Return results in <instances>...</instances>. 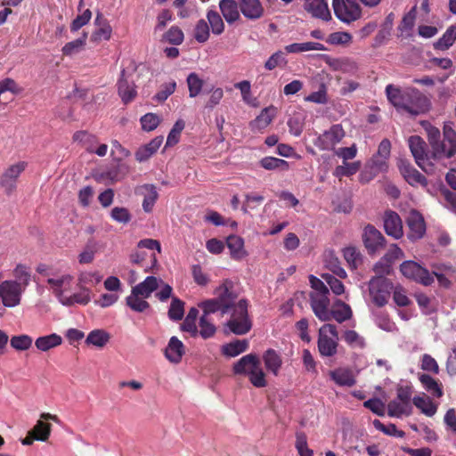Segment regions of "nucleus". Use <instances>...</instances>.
<instances>
[{
	"mask_svg": "<svg viewBox=\"0 0 456 456\" xmlns=\"http://www.w3.org/2000/svg\"><path fill=\"white\" fill-rule=\"evenodd\" d=\"M402 274L415 282L424 286H429L434 282V278L428 269L414 261H404L400 265Z\"/></svg>",
	"mask_w": 456,
	"mask_h": 456,
	"instance_id": "obj_9",
	"label": "nucleus"
},
{
	"mask_svg": "<svg viewBox=\"0 0 456 456\" xmlns=\"http://www.w3.org/2000/svg\"><path fill=\"white\" fill-rule=\"evenodd\" d=\"M27 167L28 162L19 161L9 166L0 175V187L6 195H11L16 191L18 179Z\"/></svg>",
	"mask_w": 456,
	"mask_h": 456,
	"instance_id": "obj_8",
	"label": "nucleus"
},
{
	"mask_svg": "<svg viewBox=\"0 0 456 456\" xmlns=\"http://www.w3.org/2000/svg\"><path fill=\"white\" fill-rule=\"evenodd\" d=\"M323 45L317 42L294 43L285 46L288 53H298L308 51H323Z\"/></svg>",
	"mask_w": 456,
	"mask_h": 456,
	"instance_id": "obj_39",
	"label": "nucleus"
},
{
	"mask_svg": "<svg viewBox=\"0 0 456 456\" xmlns=\"http://www.w3.org/2000/svg\"><path fill=\"white\" fill-rule=\"evenodd\" d=\"M48 420H52L55 423H60V419L57 415L52 414L49 412H44L40 415V419L37 421L34 428L29 430V432L36 436V439L37 441L45 442L48 440L51 431H52V426L51 424L45 422Z\"/></svg>",
	"mask_w": 456,
	"mask_h": 456,
	"instance_id": "obj_15",
	"label": "nucleus"
},
{
	"mask_svg": "<svg viewBox=\"0 0 456 456\" xmlns=\"http://www.w3.org/2000/svg\"><path fill=\"white\" fill-rule=\"evenodd\" d=\"M24 289L17 281H2L0 283V303L5 307H14L20 305Z\"/></svg>",
	"mask_w": 456,
	"mask_h": 456,
	"instance_id": "obj_10",
	"label": "nucleus"
},
{
	"mask_svg": "<svg viewBox=\"0 0 456 456\" xmlns=\"http://www.w3.org/2000/svg\"><path fill=\"white\" fill-rule=\"evenodd\" d=\"M329 293L311 292L310 305L315 316L322 322L330 321V305Z\"/></svg>",
	"mask_w": 456,
	"mask_h": 456,
	"instance_id": "obj_12",
	"label": "nucleus"
},
{
	"mask_svg": "<svg viewBox=\"0 0 456 456\" xmlns=\"http://www.w3.org/2000/svg\"><path fill=\"white\" fill-rule=\"evenodd\" d=\"M73 276L70 274H63L57 278H48L47 284L53 290L54 296H60L64 292L71 284Z\"/></svg>",
	"mask_w": 456,
	"mask_h": 456,
	"instance_id": "obj_34",
	"label": "nucleus"
},
{
	"mask_svg": "<svg viewBox=\"0 0 456 456\" xmlns=\"http://www.w3.org/2000/svg\"><path fill=\"white\" fill-rule=\"evenodd\" d=\"M362 240L369 254H374L386 246V239L382 233L372 224L365 226L362 234Z\"/></svg>",
	"mask_w": 456,
	"mask_h": 456,
	"instance_id": "obj_14",
	"label": "nucleus"
},
{
	"mask_svg": "<svg viewBox=\"0 0 456 456\" xmlns=\"http://www.w3.org/2000/svg\"><path fill=\"white\" fill-rule=\"evenodd\" d=\"M134 191L136 195L143 198L142 206L144 212L151 213L157 200L159 199L157 187L154 184L145 183L137 186Z\"/></svg>",
	"mask_w": 456,
	"mask_h": 456,
	"instance_id": "obj_17",
	"label": "nucleus"
},
{
	"mask_svg": "<svg viewBox=\"0 0 456 456\" xmlns=\"http://www.w3.org/2000/svg\"><path fill=\"white\" fill-rule=\"evenodd\" d=\"M304 9L314 18L328 21L331 20V13L327 0H306Z\"/></svg>",
	"mask_w": 456,
	"mask_h": 456,
	"instance_id": "obj_19",
	"label": "nucleus"
},
{
	"mask_svg": "<svg viewBox=\"0 0 456 456\" xmlns=\"http://www.w3.org/2000/svg\"><path fill=\"white\" fill-rule=\"evenodd\" d=\"M412 406L404 405V403L395 399L388 403L387 404V414L390 417L400 418L403 415L409 416L411 414Z\"/></svg>",
	"mask_w": 456,
	"mask_h": 456,
	"instance_id": "obj_42",
	"label": "nucleus"
},
{
	"mask_svg": "<svg viewBox=\"0 0 456 456\" xmlns=\"http://www.w3.org/2000/svg\"><path fill=\"white\" fill-rule=\"evenodd\" d=\"M249 346L248 341L246 339L243 340H235L222 346L221 352L224 355L228 357H235L248 350Z\"/></svg>",
	"mask_w": 456,
	"mask_h": 456,
	"instance_id": "obj_35",
	"label": "nucleus"
},
{
	"mask_svg": "<svg viewBox=\"0 0 456 456\" xmlns=\"http://www.w3.org/2000/svg\"><path fill=\"white\" fill-rule=\"evenodd\" d=\"M184 126V121L182 119H179L175 123L174 126L172 127L171 131L167 135L166 142L167 147L175 145L179 142L181 133L183 130Z\"/></svg>",
	"mask_w": 456,
	"mask_h": 456,
	"instance_id": "obj_60",
	"label": "nucleus"
},
{
	"mask_svg": "<svg viewBox=\"0 0 456 456\" xmlns=\"http://www.w3.org/2000/svg\"><path fill=\"white\" fill-rule=\"evenodd\" d=\"M327 86L322 83L316 92L311 93L305 97V102H310L317 104H326L328 102Z\"/></svg>",
	"mask_w": 456,
	"mask_h": 456,
	"instance_id": "obj_55",
	"label": "nucleus"
},
{
	"mask_svg": "<svg viewBox=\"0 0 456 456\" xmlns=\"http://www.w3.org/2000/svg\"><path fill=\"white\" fill-rule=\"evenodd\" d=\"M318 350L322 356L332 357L338 352V332L334 324H324L319 330Z\"/></svg>",
	"mask_w": 456,
	"mask_h": 456,
	"instance_id": "obj_4",
	"label": "nucleus"
},
{
	"mask_svg": "<svg viewBox=\"0 0 456 456\" xmlns=\"http://www.w3.org/2000/svg\"><path fill=\"white\" fill-rule=\"evenodd\" d=\"M250 383L257 388H262L267 386L265 374L261 367V363L248 375Z\"/></svg>",
	"mask_w": 456,
	"mask_h": 456,
	"instance_id": "obj_54",
	"label": "nucleus"
},
{
	"mask_svg": "<svg viewBox=\"0 0 456 456\" xmlns=\"http://www.w3.org/2000/svg\"><path fill=\"white\" fill-rule=\"evenodd\" d=\"M72 139L73 142L80 144L81 147L90 153L94 151V147L98 144L97 137L85 130L74 133Z\"/></svg>",
	"mask_w": 456,
	"mask_h": 456,
	"instance_id": "obj_31",
	"label": "nucleus"
},
{
	"mask_svg": "<svg viewBox=\"0 0 456 456\" xmlns=\"http://www.w3.org/2000/svg\"><path fill=\"white\" fill-rule=\"evenodd\" d=\"M216 297L205 300L199 304L202 309L203 314L208 316L216 312H221L222 315L228 314L238 299V293L234 289V283L229 279H225L221 285L215 290Z\"/></svg>",
	"mask_w": 456,
	"mask_h": 456,
	"instance_id": "obj_2",
	"label": "nucleus"
},
{
	"mask_svg": "<svg viewBox=\"0 0 456 456\" xmlns=\"http://www.w3.org/2000/svg\"><path fill=\"white\" fill-rule=\"evenodd\" d=\"M456 154V132L450 124H444L443 139L432 150L433 159H450Z\"/></svg>",
	"mask_w": 456,
	"mask_h": 456,
	"instance_id": "obj_6",
	"label": "nucleus"
},
{
	"mask_svg": "<svg viewBox=\"0 0 456 456\" xmlns=\"http://www.w3.org/2000/svg\"><path fill=\"white\" fill-rule=\"evenodd\" d=\"M184 314V303L177 297H173L168 310V317L173 321H180Z\"/></svg>",
	"mask_w": 456,
	"mask_h": 456,
	"instance_id": "obj_56",
	"label": "nucleus"
},
{
	"mask_svg": "<svg viewBox=\"0 0 456 456\" xmlns=\"http://www.w3.org/2000/svg\"><path fill=\"white\" fill-rule=\"evenodd\" d=\"M147 297H141V295L131 290V294L126 298V305L134 312L143 313L150 308V304L145 300Z\"/></svg>",
	"mask_w": 456,
	"mask_h": 456,
	"instance_id": "obj_44",
	"label": "nucleus"
},
{
	"mask_svg": "<svg viewBox=\"0 0 456 456\" xmlns=\"http://www.w3.org/2000/svg\"><path fill=\"white\" fill-rule=\"evenodd\" d=\"M207 19L208 26H210L213 34L221 35L224 30V23L220 14L214 10H209L207 12Z\"/></svg>",
	"mask_w": 456,
	"mask_h": 456,
	"instance_id": "obj_47",
	"label": "nucleus"
},
{
	"mask_svg": "<svg viewBox=\"0 0 456 456\" xmlns=\"http://www.w3.org/2000/svg\"><path fill=\"white\" fill-rule=\"evenodd\" d=\"M13 275L16 278L18 283H20L21 287L24 289L28 285L31 275L29 268L25 265H17L13 270Z\"/></svg>",
	"mask_w": 456,
	"mask_h": 456,
	"instance_id": "obj_58",
	"label": "nucleus"
},
{
	"mask_svg": "<svg viewBox=\"0 0 456 456\" xmlns=\"http://www.w3.org/2000/svg\"><path fill=\"white\" fill-rule=\"evenodd\" d=\"M262 358L265 369L274 376H278L282 365L281 354L274 349L269 348L263 354Z\"/></svg>",
	"mask_w": 456,
	"mask_h": 456,
	"instance_id": "obj_28",
	"label": "nucleus"
},
{
	"mask_svg": "<svg viewBox=\"0 0 456 456\" xmlns=\"http://www.w3.org/2000/svg\"><path fill=\"white\" fill-rule=\"evenodd\" d=\"M344 165L338 166L333 175L336 177L341 178L343 176H350L352 175H354L359 169H360V162H352L347 163L346 161H343Z\"/></svg>",
	"mask_w": 456,
	"mask_h": 456,
	"instance_id": "obj_52",
	"label": "nucleus"
},
{
	"mask_svg": "<svg viewBox=\"0 0 456 456\" xmlns=\"http://www.w3.org/2000/svg\"><path fill=\"white\" fill-rule=\"evenodd\" d=\"M240 11L248 20H256L264 16V7L259 0H239Z\"/></svg>",
	"mask_w": 456,
	"mask_h": 456,
	"instance_id": "obj_20",
	"label": "nucleus"
},
{
	"mask_svg": "<svg viewBox=\"0 0 456 456\" xmlns=\"http://www.w3.org/2000/svg\"><path fill=\"white\" fill-rule=\"evenodd\" d=\"M163 142V136H157L149 143L140 147L135 152V159L139 162L146 161L159 149Z\"/></svg>",
	"mask_w": 456,
	"mask_h": 456,
	"instance_id": "obj_29",
	"label": "nucleus"
},
{
	"mask_svg": "<svg viewBox=\"0 0 456 456\" xmlns=\"http://www.w3.org/2000/svg\"><path fill=\"white\" fill-rule=\"evenodd\" d=\"M330 321L334 319L338 323H342L347 320H350L353 316V312L349 305L343 302L340 299H337L332 306V309L329 311Z\"/></svg>",
	"mask_w": 456,
	"mask_h": 456,
	"instance_id": "obj_27",
	"label": "nucleus"
},
{
	"mask_svg": "<svg viewBox=\"0 0 456 456\" xmlns=\"http://www.w3.org/2000/svg\"><path fill=\"white\" fill-rule=\"evenodd\" d=\"M110 339V335L104 330H94L86 337V343L102 348Z\"/></svg>",
	"mask_w": 456,
	"mask_h": 456,
	"instance_id": "obj_40",
	"label": "nucleus"
},
{
	"mask_svg": "<svg viewBox=\"0 0 456 456\" xmlns=\"http://www.w3.org/2000/svg\"><path fill=\"white\" fill-rule=\"evenodd\" d=\"M393 289V282L384 276L372 277L369 281L370 297L374 305L379 307L387 305Z\"/></svg>",
	"mask_w": 456,
	"mask_h": 456,
	"instance_id": "obj_5",
	"label": "nucleus"
},
{
	"mask_svg": "<svg viewBox=\"0 0 456 456\" xmlns=\"http://www.w3.org/2000/svg\"><path fill=\"white\" fill-rule=\"evenodd\" d=\"M383 219L384 229L387 235L395 239H400L403 235L402 219L396 212L387 210Z\"/></svg>",
	"mask_w": 456,
	"mask_h": 456,
	"instance_id": "obj_18",
	"label": "nucleus"
},
{
	"mask_svg": "<svg viewBox=\"0 0 456 456\" xmlns=\"http://www.w3.org/2000/svg\"><path fill=\"white\" fill-rule=\"evenodd\" d=\"M273 110L270 109H264L261 113L250 122V128L252 131H261L268 126L273 121L274 114Z\"/></svg>",
	"mask_w": 456,
	"mask_h": 456,
	"instance_id": "obj_38",
	"label": "nucleus"
},
{
	"mask_svg": "<svg viewBox=\"0 0 456 456\" xmlns=\"http://www.w3.org/2000/svg\"><path fill=\"white\" fill-rule=\"evenodd\" d=\"M440 193L444 200V207L456 214V192L452 191L447 188H443L441 189Z\"/></svg>",
	"mask_w": 456,
	"mask_h": 456,
	"instance_id": "obj_64",
	"label": "nucleus"
},
{
	"mask_svg": "<svg viewBox=\"0 0 456 456\" xmlns=\"http://www.w3.org/2000/svg\"><path fill=\"white\" fill-rule=\"evenodd\" d=\"M146 256L147 254L145 252H135L131 254L130 260L132 263L143 267L145 272H150L157 265V256L155 253H151L150 255L151 262V265H144L143 262L145 261Z\"/></svg>",
	"mask_w": 456,
	"mask_h": 456,
	"instance_id": "obj_49",
	"label": "nucleus"
},
{
	"mask_svg": "<svg viewBox=\"0 0 456 456\" xmlns=\"http://www.w3.org/2000/svg\"><path fill=\"white\" fill-rule=\"evenodd\" d=\"M259 164L265 170L287 171L289 168L288 161L274 157H265L259 161Z\"/></svg>",
	"mask_w": 456,
	"mask_h": 456,
	"instance_id": "obj_46",
	"label": "nucleus"
},
{
	"mask_svg": "<svg viewBox=\"0 0 456 456\" xmlns=\"http://www.w3.org/2000/svg\"><path fill=\"white\" fill-rule=\"evenodd\" d=\"M456 40V24L450 26L435 44L434 47L438 50H447Z\"/></svg>",
	"mask_w": 456,
	"mask_h": 456,
	"instance_id": "obj_43",
	"label": "nucleus"
},
{
	"mask_svg": "<svg viewBox=\"0 0 456 456\" xmlns=\"http://www.w3.org/2000/svg\"><path fill=\"white\" fill-rule=\"evenodd\" d=\"M257 364H260L259 357L255 354H248L233 364L232 371L235 375L248 376Z\"/></svg>",
	"mask_w": 456,
	"mask_h": 456,
	"instance_id": "obj_21",
	"label": "nucleus"
},
{
	"mask_svg": "<svg viewBox=\"0 0 456 456\" xmlns=\"http://www.w3.org/2000/svg\"><path fill=\"white\" fill-rule=\"evenodd\" d=\"M391 143L389 140L384 139L380 142L378 149V156L372 159L373 166L379 170H382L385 166V159L390 155Z\"/></svg>",
	"mask_w": 456,
	"mask_h": 456,
	"instance_id": "obj_41",
	"label": "nucleus"
},
{
	"mask_svg": "<svg viewBox=\"0 0 456 456\" xmlns=\"http://www.w3.org/2000/svg\"><path fill=\"white\" fill-rule=\"evenodd\" d=\"M345 136V131L340 125H333L329 130L320 134L314 145L320 150L328 151L334 148Z\"/></svg>",
	"mask_w": 456,
	"mask_h": 456,
	"instance_id": "obj_13",
	"label": "nucleus"
},
{
	"mask_svg": "<svg viewBox=\"0 0 456 456\" xmlns=\"http://www.w3.org/2000/svg\"><path fill=\"white\" fill-rule=\"evenodd\" d=\"M407 224L409 227L408 238L411 240H417L421 239L426 233V224L422 215L412 210L407 219Z\"/></svg>",
	"mask_w": 456,
	"mask_h": 456,
	"instance_id": "obj_16",
	"label": "nucleus"
},
{
	"mask_svg": "<svg viewBox=\"0 0 456 456\" xmlns=\"http://www.w3.org/2000/svg\"><path fill=\"white\" fill-rule=\"evenodd\" d=\"M33 339L30 336L22 334L11 338L10 345L17 351H25L31 347Z\"/></svg>",
	"mask_w": 456,
	"mask_h": 456,
	"instance_id": "obj_51",
	"label": "nucleus"
},
{
	"mask_svg": "<svg viewBox=\"0 0 456 456\" xmlns=\"http://www.w3.org/2000/svg\"><path fill=\"white\" fill-rule=\"evenodd\" d=\"M127 171L128 168L125 164L118 163L96 175L95 180L98 182L110 181L111 183H116L122 180L127 174Z\"/></svg>",
	"mask_w": 456,
	"mask_h": 456,
	"instance_id": "obj_22",
	"label": "nucleus"
},
{
	"mask_svg": "<svg viewBox=\"0 0 456 456\" xmlns=\"http://www.w3.org/2000/svg\"><path fill=\"white\" fill-rule=\"evenodd\" d=\"M159 287V280L155 276H148L143 281L132 288V291L141 295V297H150Z\"/></svg>",
	"mask_w": 456,
	"mask_h": 456,
	"instance_id": "obj_33",
	"label": "nucleus"
},
{
	"mask_svg": "<svg viewBox=\"0 0 456 456\" xmlns=\"http://www.w3.org/2000/svg\"><path fill=\"white\" fill-rule=\"evenodd\" d=\"M419 379L423 387L433 396L441 398L444 395L443 385L438 379L425 373L420 374Z\"/></svg>",
	"mask_w": 456,
	"mask_h": 456,
	"instance_id": "obj_30",
	"label": "nucleus"
},
{
	"mask_svg": "<svg viewBox=\"0 0 456 456\" xmlns=\"http://www.w3.org/2000/svg\"><path fill=\"white\" fill-rule=\"evenodd\" d=\"M62 343V338L56 333L50 335L42 336L36 339L35 346L42 352H46L52 348H54Z\"/></svg>",
	"mask_w": 456,
	"mask_h": 456,
	"instance_id": "obj_37",
	"label": "nucleus"
},
{
	"mask_svg": "<svg viewBox=\"0 0 456 456\" xmlns=\"http://www.w3.org/2000/svg\"><path fill=\"white\" fill-rule=\"evenodd\" d=\"M164 354L170 362L179 363L185 354L184 345L177 337H171Z\"/></svg>",
	"mask_w": 456,
	"mask_h": 456,
	"instance_id": "obj_23",
	"label": "nucleus"
},
{
	"mask_svg": "<svg viewBox=\"0 0 456 456\" xmlns=\"http://www.w3.org/2000/svg\"><path fill=\"white\" fill-rule=\"evenodd\" d=\"M400 169L405 180L411 185L414 186L419 184L426 186L428 184L426 177L411 166L403 164Z\"/></svg>",
	"mask_w": 456,
	"mask_h": 456,
	"instance_id": "obj_32",
	"label": "nucleus"
},
{
	"mask_svg": "<svg viewBox=\"0 0 456 456\" xmlns=\"http://www.w3.org/2000/svg\"><path fill=\"white\" fill-rule=\"evenodd\" d=\"M408 143L417 165L427 174H432L434 172V165L430 162L426 153V142L424 140L418 135H412L409 138Z\"/></svg>",
	"mask_w": 456,
	"mask_h": 456,
	"instance_id": "obj_11",
	"label": "nucleus"
},
{
	"mask_svg": "<svg viewBox=\"0 0 456 456\" xmlns=\"http://www.w3.org/2000/svg\"><path fill=\"white\" fill-rule=\"evenodd\" d=\"M102 276L98 273L85 272L81 273L77 278V287H86L87 284L96 285L102 281Z\"/></svg>",
	"mask_w": 456,
	"mask_h": 456,
	"instance_id": "obj_63",
	"label": "nucleus"
},
{
	"mask_svg": "<svg viewBox=\"0 0 456 456\" xmlns=\"http://www.w3.org/2000/svg\"><path fill=\"white\" fill-rule=\"evenodd\" d=\"M330 379L339 387H351L355 385L356 379L350 369L338 368L329 373Z\"/></svg>",
	"mask_w": 456,
	"mask_h": 456,
	"instance_id": "obj_26",
	"label": "nucleus"
},
{
	"mask_svg": "<svg viewBox=\"0 0 456 456\" xmlns=\"http://www.w3.org/2000/svg\"><path fill=\"white\" fill-rule=\"evenodd\" d=\"M322 278L327 282L335 295L339 296L345 292V286L343 282L332 274L323 273L322 274Z\"/></svg>",
	"mask_w": 456,
	"mask_h": 456,
	"instance_id": "obj_62",
	"label": "nucleus"
},
{
	"mask_svg": "<svg viewBox=\"0 0 456 456\" xmlns=\"http://www.w3.org/2000/svg\"><path fill=\"white\" fill-rule=\"evenodd\" d=\"M186 81L190 97L194 98L198 96L202 90L203 80L200 78L198 74L192 72L188 75Z\"/></svg>",
	"mask_w": 456,
	"mask_h": 456,
	"instance_id": "obj_50",
	"label": "nucleus"
},
{
	"mask_svg": "<svg viewBox=\"0 0 456 456\" xmlns=\"http://www.w3.org/2000/svg\"><path fill=\"white\" fill-rule=\"evenodd\" d=\"M386 94L388 101L396 109H402L412 116H418L429 110L430 101L416 88L401 89L393 85H387Z\"/></svg>",
	"mask_w": 456,
	"mask_h": 456,
	"instance_id": "obj_1",
	"label": "nucleus"
},
{
	"mask_svg": "<svg viewBox=\"0 0 456 456\" xmlns=\"http://www.w3.org/2000/svg\"><path fill=\"white\" fill-rule=\"evenodd\" d=\"M126 70L122 69L121 77L118 81V91L122 102L127 104L134 100L137 95L134 82H129L125 77Z\"/></svg>",
	"mask_w": 456,
	"mask_h": 456,
	"instance_id": "obj_24",
	"label": "nucleus"
},
{
	"mask_svg": "<svg viewBox=\"0 0 456 456\" xmlns=\"http://www.w3.org/2000/svg\"><path fill=\"white\" fill-rule=\"evenodd\" d=\"M343 256L347 262L349 267L353 270L358 268L362 263V256L360 250L355 247H346L343 250Z\"/></svg>",
	"mask_w": 456,
	"mask_h": 456,
	"instance_id": "obj_45",
	"label": "nucleus"
},
{
	"mask_svg": "<svg viewBox=\"0 0 456 456\" xmlns=\"http://www.w3.org/2000/svg\"><path fill=\"white\" fill-rule=\"evenodd\" d=\"M335 16L342 22L350 24L362 16V8L356 0H332Z\"/></svg>",
	"mask_w": 456,
	"mask_h": 456,
	"instance_id": "obj_7",
	"label": "nucleus"
},
{
	"mask_svg": "<svg viewBox=\"0 0 456 456\" xmlns=\"http://www.w3.org/2000/svg\"><path fill=\"white\" fill-rule=\"evenodd\" d=\"M226 245L230 250L231 256L233 259H241L245 256L244 240L237 235L228 236L226 239Z\"/></svg>",
	"mask_w": 456,
	"mask_h": 456,
	"instance_id": "obj_36",
	"label": "nucleus"
},
{
	"mask_svg": "<svg viewBox=\"0 0 456 456\" xmlns=\"http://www.w3.org/2000/svg\"><path fill=\"white\" fill-rule=\"evenodd\" d=\"M87 34L84 33L83 37L74 41L67 43L61 49L64 55L71 56L80 52L86 45Z\"/></svg>",
	"mask_w": 456,
	"mask_h": 456,
	"instance_id": "obj_53",
	"label": "nucleus"
},
{
	"mask_svg": "<svg viewBox=\"0 0 456 456\" xmlns=\"http://www.w3.org/2000/svg\"><path fill=\"white\" fill-rule=\"evenodd\" d=\"M219 8L228 24H232L240 18L239 1L220 0Z\"/></svg>",
	"mask_w": 456,
	"mask_h": 456,
	"instance_id": "obj_25",
	"label": "nucleus"
},
{
	"mask_svg": "<svg viewBox=\"0 0 456 456\" xmlns=\"http://www.w3.org/2000/svg\"><path fill=\"white\" fill-rule=\"evenodd\" d=\"M412 403L422 413L428 417H432L436 412V406L428 398L415 396L412 399Z\"/></svg>",
	"mask_w": 456,
	"mask_h": 456,
	"instance_id": "obj_48",
	"label": "nucleus"
},
{
	"mask_svg": "<svg viewBox=\"0 0 456 456\" xmlns=\"http://www.w3.org/2000/svg\"><path fill=\"white\" fill-rule=\"evenodd\" d=\"M164 38L171 45H179L183 42L184 35L177 26H172L164 35Z\"/></svg>",
	"mask_w": 456,
	"mask_h": 456,
	"instance_id": "obj_61",
	"label": "nucleus"
},
{
	"mask_svg": "<svg viewBox=\"0 0 456 456\" xmlns=\"http://www.w3.org/2000/svg\"><path fill=\"white\" fill-rule=\"evenodd\" d=\"M248 302L247 299H240L234 302L232 306L230 319L225 323L224 327L235 335H245L252 328V322L250 320L248 311Z\"/></svg>",
	"mask_w": 456,
	"mask_h": 456,
	"instance_id": "obj_3",
	"label": "nucleus"
},
{
	"mask_svg": "<svg viewBox=\"0 0 456 456\" xmlns=\"http://www.w3.org/2000/svg\"><path fill=\"white\" fill-rule=\"evenodd\" d=\"M194 38L199 43H205L209 38V26L208 23L201 19L200 20L194 28Z\"/></svg>",
	"mask_w": 456,
	"mask_h": 456,
	"instance_id": "obj_57",
	"label": "nucleus"
},
{
	"mask_svg": "<svg viewBox=\"0 0 456 456\" xmlns=\"http://www.w3.org/2000/svg\"><path fill=\"white\" fill-rule=\"evenodd\" d=\"M200 331L199 334L204 339L212 338L216 331V326L210 322L208 316L202 315L200 318Z\"/></svg>",
	"mask_w": 456,
	"mask_h": 456,
	"instance_id": "obj_59",
	"label": "nucleus"
}]
</instances>
